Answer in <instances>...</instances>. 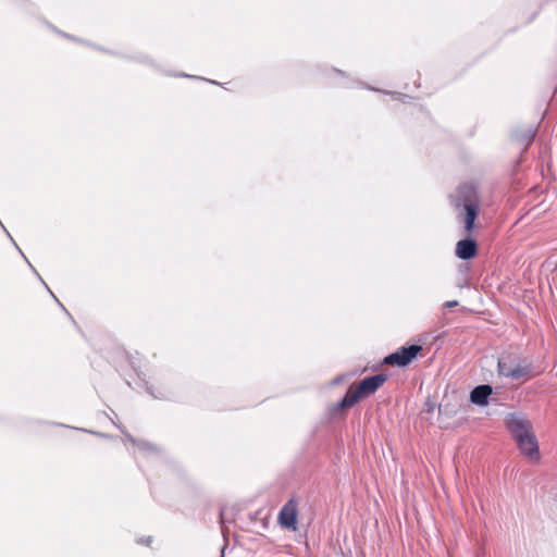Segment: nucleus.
Here are the masks:
<instances>
[{"mask_svg":"<svg viewBox=\"0 0 557 557\" xmlns=\"http://www.w3.org/2000/svg\"><path fill=\"white\" fill-rule=\"evenodd\" d=\"M456 207L462 209L458 219L463 222L466 231L470 232L479 211V197L473 186L465 185L458 189Z\"/></svg>","mask_w":557,"mask_h":557,"instance_id":"nucleus-1","label":"nucleus"},{"mask_svg":"<svg viewBox=\"0 0 557 557\" xmlns=\"http://www.w3.org/2000/svg\"><path fill=\"white\" fill-rule=\"evenodd\" d=\"M498 373L499 375L516 381H527L532 376V371L529 363L516 358H511L510 356H503L498 360Z\"/></svg>","mask_w":557,"mask_h":557,"instance_id":"nucleus-2","label":"nucleus"},{"mask_svg":"<svg viewBox=\"0 0 557 557\" xmlns=\"http://www.w3.org/2000/svg\"><path fill=\"white\" fill-rule=\"evenodd\" d=\"M505 423L516 442L533 433L531 421L523 414L510 413L506 417Z\"/></svg>","mask_w":557,"mask_h":557,"instance_id":"nucleus-3","label":"nucleus"},{"mask_svg":"<svg viewBox=\"0 0 557 557\" xmlns=\"http://www.w3.org/2000/svg\"><path fill=\"white\" fill-rule=\"evenodd\" d=\"M421 349L422 347L419 345L401 347L395 352L385 357L384 362L389 366L405 367L416 358V356L421 351Z\"/></svg>","mask_w":557,"mask_h":557,"instance_id":"nucleus-4","label":"nucleus"},{"mask_svg":"<svg viewBox=\"0 0 557 557\" xmlns=\"http://www.w3.org/2000/svg\"><path fill=\"white\" fill-rule=\"evenodd\" d=\"M521 454L532 462L540 461L539 442L534 432L517 441Z\"/></svg>","mask_w":557,"mask_h":557,"instance_id":"nucleus-5","label":"nucleus"},{"mask_svg":"<svg viewBox=\"0 0 557 557\" xmlns=\"http://www.w3.org/2000/svg\"><path fill=\"white\" fill-rule=\"evenodd\" d=\"M278 522L282 527L295 531L297 529V503L289 499L278 513Z\"/></svg>","mask_w":557,"mask_h":557,"instance_id":"nucleus-6","label":"nucleus"},{"mask_svg":"<svg viewBox=\"0 0 557 557\" xmlns=\"http://www.w3.org/2000/svg\"><path fill=\"white\" fill-rule=\"evenodd\" d=\"M386 381V375L376 374L370 377H366L362 380L357 386V393L362 397H369L373 393H375Z\"/></svg>","mask_w":557,"mask_h":557,"instance_id":"nucleus-7","label":"nucleus"},{"mask_svg":"<svg viewBox=\"0 0 557 557\" xmlns=\"http://www.w3.org/2000/svg\"><path fill=\"white\" fill-rule=\"evenodd\" d=\"M476 244L473 239H462L456 245V256L459 259L468 260L476 255Z\"/></svg>","mask_w":557,"mask_h":557,"instance_id":"nucleus-8","label":"nucleus"},{"mask_svg":"<svg viewBox=\"0 0 557 557\" xmlns=\"http://www.w3.org/2000/svg\"><path fill=\"white\" fill-rule=\"evenodd\" d=\"M492 394V387L490 385H479L470 394V400L479 406H486L487 399Z\"/></svg>","mask_w":557,"mask_h":557,"instance_id":"nucleus-9","label":"nucleus"},{"mask_svg":"<svg viewBox=\"0 0 557 557\" xmlns=\"http://www.w3.org/2000/svg\"><path fill=\"white\" fill-rule=\"evenodd\" d=\"M362 397L357 393L356 387H350L342 401L339 403L341 408H350L358 403Z\"/></svg>","mask_w":557,"mask_h":557,"instance_id":"nucleus-10","label":"nucleus"},{"mask_svg":"<svg viewBox=\"0 0 557 557\" xmlns=\"http://www.w3.org/2000/svg\"><path fill=\"white\" fill-rule=\"evenodd\" d=\"M534 138V131L530 129L527 134V136L523 138L522 143L525 144V146H529Z\"/></svg>","mask_w":557,"mask_h":557,"instance_id":"nucleus-11","label":"nucleus"},{"mask_svg":"<svg viewBox=\"0 0 557 557\" xmlns=\"http://www.w3.org/2000/svg\"><path fill=\"white\" fill-rule=\"evenodd\" d=\"M457 305H458V301H456V300H451V301H447V302L445 304V307L451 308V307H455V306H457Z\"/></svg>","mask_w":557,"mask_h":557,"instance_id":"nucleus-12","label":"nucleus"}]
</instances>
